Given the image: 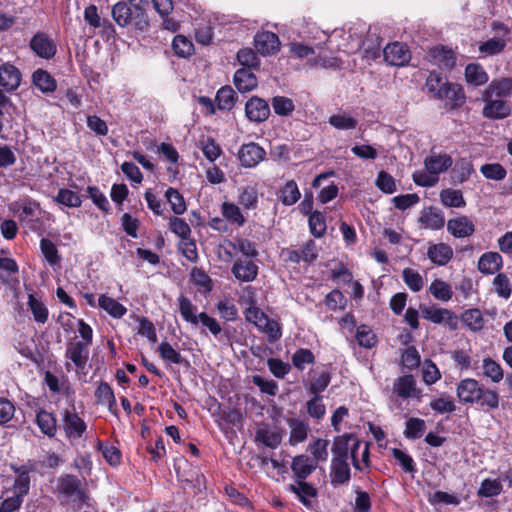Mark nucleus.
<instances>
[{
    "instance_id": "1",
    "label": "nucleus",
    "mask_w": 512,
    "mask_h": 512,
    "mask_svg": "<svg viewBox=\"0 0 512 512\" xmlns=\"http://www.w3.org/2000/svg\"><path fill=\"white\" fill-rule=\"evenodd\" d=\"M457 397L464 404L477 405L486 411L499 408L500 395L497 391L486 388L478 380L466 378L457 384Z\"/></svg>"
},
{
    "instance_id": "2",
    "label": "nucleus",
    "mask_w": 512,
    "mask_h": 512,
    "mask_svg": "<svg viewBox=\"0 0 512 512\" xmlns=\"http://www.w3.org/2000/svg\"><path fill=\"white\" fill-rule=\"evenodd\" d=\"M111 16L120 27L133 26L140 31H145L149 27L147 13L133 9L132 6L125 1H119L112 6Z\"/></svg>"
},
{
    "instance_id": "3",
    "label": "nucleus",
    "mask_w": 512,
    "mask_h": 512,
    "mask_svg": "<svg viewBox=\"0 0 512 512\" xmlns=\"http://www.w3.org/2000/svg\"><path fill=\"white\" fill-rule=\"evenodd\" d=\"M361 443L356 439L353 434H344L338 436L334 439V443L332 446V459H348V454L350 452L351 458L353 460V466L361 470L359 461L357 459V450L359 449Z\"/></svg>"
},
{
    "instance_id": "4",
    "label": "nucleus",
    "mask_w": 512,
    "mask_h": 512,
    "mask_svg": "<svg viewBox=\"0 0 512 512\" xmlns=\"http://www.w3.org/2000/svg\"><path fill=\"white\" fill-rule=\"evenodd\" d=\"M57 490L75 503H85L88 500L81 480L71 474H64L58 478Z\"/></svg>"
},
{
    "instance_id": "5",
    "label": "nucleus",
    "mask_w": 512,
    "mask_h": 512,
    "mask_svg": "<svg viewBox=\"0 0 512 512\" xmlns=\"http://www.w3.org/2000/svg\"><path fill=\"white\" fill-rule=\"evenodd\" d=\"M492 30L498 31L500 35L488 39L479 45L480 53L486 56H494L500 54L507 46V36L510 32L509 28L501 22H493Z\"/></svg>"
},
{
    "instance_id": "6",
    "label": "nucleus",
    "mask_w": 512,
    "mask_h": 512,
    "mask_svg": "<svg viewBox=\"0 0 512 512\" xmlns=\"http://www.w3.org/2000/svg\"><path fill=\"white\" fill-rule=\"evenodd\" d=\"M420 311L424 319L434 324H444L450 330L458 328V317L449 309L422 305Z\"/></svg>"
},
{
    "instance_id": "7",
    "label": "nucleus",
    "mask_w": 512,
    "mask_h": 512,
    "mask_svg": "<svg viewBox=\"0 0 512 512\" xmlns=\"http://www.w3.org/2000/svg\"><path fill=\"white\" fill-rule=\"evenodd\" d=\"M481 101L484 102L482 115L484 118L491 120L504 119L511 113V107L508 101L496 99L481 94Z\"/></svg>"
},
{
    "instance_id": "8",
    "label": "nucleus",
    "mask_w": 512,
    "mask_h": 512,
    "mask_svg": "<svg viewBox=\"0 0 512 512\" xmlns=\"http://www.w3.org/2000/svg\"><path fill=\"white\" fill-rule=\"evenodd\" d=\"M331 373L325 368H315L309 371L304 387L307 392L313 395H320L329 385Z\"/></svg>"
},
{
    "instance_id": "9",
    "label": "nucleus",
    "mask_w": 512,
    "mask_h": 512,
    "mask_svg": "<svg viewBox=\"0 0 512 512\" xmlns=\"http://www.w3.org/2000/svg\"><path fill=\"white\" fill-rule=\"evenodd\" d=\"M10 468L17 475L14 482L15 493L26 496L30 490V473L36 470V463L29 460L21 466L11 464Z\"/></svg>"
},
{
    "instance_id": "10",
    "label": "nucleus",
    "mask_w": 512,
    "mask_h": 512,
    "mask_svg": "<svg viewBox=\"0 0 512 512\" xmlns=\"http://www.w3.org/2000/svg\"><path fill=\"white\" fill-rule=\"evenodd\" d=\"M266 151L257 143L243 144L238 151V158L245 168H253L264 160Z\"/></svg>"
},
{
    "instance_id": "11",
    "label": "nucleus",
    "mask_w": 512,
    "mask_h": 512,
    "mask_svg": "<svg viewBox=\"0 0 512 512\" xmlns=\"http://www.w3.org/2000/svg\"><path fill=\"white\" fill-rule=\"evenodd\" d=\"M382 54L387 64L392 66H404L411 58L407 45L400 42L388 44Z\"/></svg>"
},
{
    "instance_id": "12",
    "label": "nucleus",
    "mask_w": 512,
    "mask_h": 512,
    "mask_svg": "<svg viewBox=\"0 0 512 512\" xmlns=\"http://www.w3.org/2000/svg\"><path fill=\"white\" fill-rule=\"evenodd\" d=\"M258 265L252 259L237 258L231 268V273L240 282H252L257 278Z\"/></svg>"
},
{
    "instance_id": "13",
    "label": "nucleus",
    "mask_w": 512,
    "mask_h": 512,
    "mask_svg": "<svg viewBox=\"0 0 512 512\" xmlns=\"http://www.w3.org/2000/svg\"><path fill=\"white\" fill-rule=\"evenodd\" d=\"M30 48L37 56L44 59L54 57L57 51L54 41L43 32H38L32 37L30 41Z\"/></svg>"
},
{
    "instance_id": "14",
    "label": "nucleus",
    "mask_w": 512,
    "mask_h": 512,
    "mask_svg": "<svg viewBox=\"0 0 512 512\" xmlns=\"http://www.w3.org/2000/svg\"><path fill=\"white\" fill-rule=\"evenodd\" d=\"M254 45L261 55L275 54L280 48L278 36L270 31L258 32L254 37Z\"/></svg>"
},
{
    "instance_id": "15",
    "label": "nucleus",
    "mask_w": 512,
    "mask_h": 512,
    "mask_svg": "<svg viewBox=\"0 0 512 512\" xmlns=\"http://www.w3.org/2000/svg\"><path fill=\"white\" fill-rule=\"evenodd\" d=\"M481 94L506 100V98L512 95V78L501 77L493 79L487 87L481 91Z\"/></svg>"
},
{
    "instance_id": "16",
    "label": "nucleus",
    "mask_w": 512,
    "mask_h": 512,
    "mask_svg": "<svg viewBox=\"0 0 512 512\" xmlns=\"http://www.w3.org/2000/svg\"><path fill=\"white\" fill-rule=\"evenodd\" d=\"M447 230L455 238H467L474 234L475 224L468 216L461 215L448 220Z\"/></svg>"
},
{
    "instance_id": "17",
    "label": "nucleus",
    "mask_w": 512,
    "mask_h": 512,
    "mask_svg": "<svg viewBox=\"0 0 512 512\" xmlns=\"http://www.w3.org/2000/svg\"><path fill=\"white\" fill-rule=\"evenodd\" d=\"M393 393L398 397L420 399L421 391L416 387V381L412 375H404L397 378L393 384Z\"/></svg>"
},
{
    "instance_id": "18",
    "label": "nucleus",
    "mask_w": 512,
    "mask_h": 512,
    "mask_svg": "<svg viewBox=\"0 0 512 512\" xmlns=\"http://www.w3.org/2000/svg\"><path fill=\"white\" fill-rule=\"evenodd\" d=\"M65 356L70 359L77 368L83 369L89 358V346L82 341H70L67 344Z\"/></svg>"
},
{
    "instance_id": "19",
    "label": "nucleus",
    "mask_w": 512,
    "mask_h": 512,
    "mask_svg": "<svg viewBox=\"0 0 512 512\" xmlns=\"http://www.w3.org/2000/svg\"><path fill=\"white\" fill-rule=\"evenodd\" d=\"M245 113L250 121L263 122L270 115L268 103L259 97H252L245 105Z\"/></svg>"
},
{
    "instance_id": "20",
    "label": "nucleus",
    "mask_w": 512,
    "mask_h": 512,
    "mask_svg": "<svg viewBox=\"0 0 512 512\" xmlns=\"http://www.w3.org/2000/svg\"><path fill=\"white\" fill-rule=\"evenodd\" d=\"M21 83L20 70L10 64L4 63L0 66V86L7 91L16 90Z\"/></svg>"
},
{
    "instance_id": "21",
    "label": "nucleus",
    "mask_w": 512,
    "mask_h": 512,
    "mask_svg": "<svg viewBox=\"0 0 512 512\" xmlns=\"http://www.w3.org/2000/svg\"><path fill=\"white\" fill-rule=\"evenodd\" d=\"M65 433L69 439H79L86 430V424L77 413L65 411L63 418Z\"/></svg>"
},
{
    "instance_id": "22",
    "label": "nucleus",
    "mask_w": 512,
    "mask_h": 512,
    "mask_svg": "<svg viewBox=\"0 0 512 512\" xmlns=\"http://www.w3.org/2000/svg\"><path fill=\"white\" fill-rule=\"evenodd\" d=\"M453 160L448 154H436L431 152L424 160L427 171L438 177L452 166Z\"/></svg>"
},
{
    "instance_id": "23",
    "label": "nucleus",
    "mask_w": 512,
    "mask_h": 512,
    "mask_svg": "<svg viewBox=\"0 0 512 512\" xmlns=\"http://www.w3.org/2000/svg\"><path fill=\"white\" fill-rule=\"evenodd\" d=\"M439 99L446 100L447 104L452 109H455L465 104L466 95L461 85L449 82L446 84V88L443 90L442 94H439Z\"/></svg>"
},
{
    "instance_id": "24",
    "label": "nucleus",
    "mask_w": 512,
    "mask_h": 512,
    "mask_svg": "<svg viewBox=\"0 0 512 512\" xmlns=\"http://www.w3.org/2000/svg\"><path fill=\"white\" fill-rule=\"evenodd\" d=\"M503 266V258L498 252H485L478 260V270L485 275L497 273Z\"/></svg>"
},
{
    "instance_id": "25",
    "label": "nucleus",
    "mask_w": 512,
    "mask_h": 512,
    "mask_svg": "<svg viewBox=\"0 0 512 512\" xmlns=\"http://www.w3.org/2000/svg\"><path fill=\"white\" fill-rule=\"evenodd\" d=\"M432 61L440 68L451 70L456 65V55L452 49L436 46L430 51Z\"/></svg>"
},
{
    "instance_id": "26",
    "label": "nucleus",
    "mask_w": 512,
    "mask_h": 512,
    "mask_svg": "<svg viewBox=\"0 0 512 512\" xmlns=\"http://www.w3.org/2000/svg\"><path fill=\"white\" fill-rule=\"evenodd\" d=\"M287 424L290 429L289 444L292 446L303 443L308 436L309 425L305 421L298 418L287 419Z\"/></svg>"
},
{
    "instance_id": "27",
    "label": "nucleus",
    "mask_w": 512,
    "mask_h": 512,
    "mask_svg": "<svg viewBox=\"0 0 512 512\" xmlns=\"http://www.w3.org/2000/svg\"><path fill=\"white\" fill-rule=\"evenodd\" d=\"M427 257L436 265H446L453 257V249L446 243L431 244L427 250Z\"/></svg>"
},
{
    "instance_id": "28",
    "label": "nucleus",
    "mask_w": 512,
    "mask_h": 512,
    "mask_svg": "<svg viewBox=\"0 0 512 512\" xmlns=\"http://www.w3.org/2000/svg\"><path fill=\"white\" fill-rule=\"evenodd\" d=\"M255 440L266 447L276 449L282 441V435L279 430L270 429L268 425H261L255 433Z\"/></svg>"
},
{
    "instance_id": "29",
    "label": "nucleus",
    "mask_w": 512,
    "mask_h": 512,
    "mask_svg": "<svg viewBox=\"0 0 512 512\" xmlns=\"http://www.w3.org/2000/svg\"><path fill=\"white\" fill-rule=\"evenodd\" d=\"M289 490L296 494L299 501L306 507L311 505V498L317 497V489L305 480H297L295 484L289 485Z\"/></svg>"
},
{
    "instance_id": "30",
    "label": "nucleus",
    "mask_w": 512,
    "mask_h": 512,
    "mask_svg": "<svg viewBox=\"0 0 512 512\" xmlns=\"http://www.w3.org/2000/svg\"><path fill=\"white\" fill-rule=\"evenodd\" d=\"M97 403L107 405L108 410L115 416H118V408L114 392L110 385L106 382H101L95 391Z\"/></svg>"
},
{
    "instance_id": "31",
    "label": "nucleus",
    "mask_w": 512,
    "mask_h": 512,
    "mask_svg": "<svg viewBox=\"0 0 512 512\" xmlns=\"http://www.w3.org/2000/svg\"><path fill=\"white\" fill-rule=\"evenodd\" d=\"M330 477L334 486L347 483L350 480V467L347 460L332 459Z\"/></svg>"
},
{
    "instance_id": "32",
    "label": "nucleus",
    "mask_w": 512,
    "mask_h": 512,
    "mask_svg": "<svg viewBox=\"0 0 512 512\" xmlns=\"http://www.w3.org/2000/svg\"><path fill=\"white\" fill-rule=\"evenodd\" d=\"M317 465L306 455L296 456L291 465V469L297 480H305L315 469Z\"/></svg>"
},
{
    "instance_id": "33",
    "label": "nucleus",
    "mask_w": 512,
    "mask_h": 512,
    "mask_svg": "<svg viewBox=\"0 0 512 512\" xmlns=\"http://www.w3.org/2000/svg\"><path fill=\"white\" fill-rule=\"evenodd\" d=\"M234 84L240 92H249L257 87V78L250 69L241 68L234 74Z\"/></svg>"
},
{
    "instance_id": "34",
    "label": "nucleus",
    "mask_w": 512,
    "mask_h": 512,
    "mask_svg": "<svg viewBox=\"0 0 512 512\" xmlns=\"http://www.w3.org/2000/svg\"><path fill=\"white\" fill-rule=\"evenodd\" d=\"M460 320L472 332H479L484 328L485 319L482 312L478 308H471L465 310Z\"/></svg>"
},
{
    "instance_id": "35",
    "label": "nucleus",
    "mask_w": 512,
    "mask_h": 512,
    "mask_svg": "<svg viewBox=\"0 0 512 512\" xmlns=\"http://www.w3.org/2000/svg\"><path fill=\"white\" fill-rule=\"evenodd\" d=\"M465 79L469 84L481 86L489 81V76L479 63H470L465 68Z\"/></svg>"
},
{
    "instance_id": "36",
    "label": "nucleus",
    "mask_w": 512,
    "mask_h": 512,
    "mask_svg": "<svg viewBox=\"0 0 512 512\" xmlns=\"http://www.w3.org/2000/svg\"><path fill=\"white\" fill-rule=\"evenodd\" d=\"M419 221L425 226V228L432 230H439L445 225V218L442 211L432 207L423 211Z\"/></svg>"
},
{
    "instance_id": "37",
    "label": "nucleus",
    "mask_w": 512,
    "mask_h": 512,
    "mask_svg": "<svg viewBox=\"0 0 512 512\" xmlns=\"http://www.w3.org/2000/svg\"><path fill=\"white\" fill-rule=\"evenodd\" d=\"M362 48L367 59L375 60L380 57L381 39L376 32L369 29L366 39L362 43Z\"/></svg>"
},
{
    "instance_id": "38",
    "label": "nucleus",
    "mask_w": 512,
    "mask_h": 512,
    "mask_svg": "<svg viewBox=\"0 0 512 512\" xmlns=\"http://www.w3.org/2000/svg\"><path fill=\"white\" fill-rule=\"evenodd\" d=\"M440 201L445 207L449 208H463L466 206V201L460 190L451 188L443 189L440 192Z\"/></svg>"
},
{
    "instance_id": "39",
    "label": "nucleus",
    "mask_w": 512,
    "mask_h": 512,
    "mask_svg": "<svg viewBox=\"0 0 512 512\" xmlns=\"http://www.w3.org/2000/svg\"><path fill=\"white\" fill-rule=\"evenodd\" d=\"M215 100L218 109L230 111L235 105L237 95L230 86H223L217 91Z\"/></svg>"
},
{
    "instance_id": "40",
    "label": "nucleus",
    "mask_w": 512,
    "mask_h": 512,
    "mask_svg": "<svg viewBox=\"0 0 512 512\" xmlns=\"http://www.w3.org/2000/svg\"><path fill=\"white\" fill-rule=\"evenodd\" d=\"M36 422L42 433L49 437H53L57 431L55 416L45 410L37 413Z\"/></svg>"
},
{
    "instance_id": "41",
    "label": "nucleus",
    "mask_w": 512,
    "mask_h": 512,
    "mask_svg": "<svg viewBox=\"0 0 512 512\" xmlns=\"http://www.w3.org/2000/svg\"><path fill=\"white\" fill-rule=\"evenodd\" d=\"M178 303L182 318L190 324L197 326L199 324V314H196L197 307L193 305L190 299L183 295L178 298Z\"/></svg>"
},
{
    "instance_id": "42",
    "label": "nucleus",
    "mask_w": 512,
    "mask_h": 512,
    "mask_svg": "<svg viewBox=\"0 0 512 512\" xmlns=\"http://www.w3.org/2000/svg\"><path fill=\"white\" fill-rule=\"evenodd\" d=\"M33 84L44 93L55 91L56 82L45 70L38 69L32 75Z\"/></svg>"
},
{
    "instance_id": "43",
    "label": "nucleus",
    "mask_w": 512,
    "mask_h": 512,
    "mask_svg": "<svg viewBox=\"0 0 512 512\" xmlns=\"http://www.w3.org/2000/svg\"><path fill=\"white\" fill-rule=\"evenodd\" d=\"M329 440L318 438L314 440L312 443L308 446V451L313 456V462L316 463V465L319 462H326L328 459V446H329Z\"/></svg>"
},
{
    "instance_id": "44",
    "label": "nucleus",
    "mask_w": 512,
    "mask_h": 512,
    "mask_svg": "<svg viewBox=\"0 0 512 512\" xmlns=\"http://www.w3.org/2000/svg\"><path fill=\"white\" fill-rule=\"evenodd\" d=\"M98 301L99 306L114 318H121L127 312L126 307L117 300L106 295H101Z\"/></svg>"
},
{
    "instance_id": "45",
    "label": "nucleus",
    "mask_w": 512,
    "mask_h": 512,
    "mask_svg": "<svg viewBox=\"0 0 512 512\" xmlns=\"http://www.w3.org/2000/svg\"><path fill=\"white\" fill-rule=\"evenodd\" d=\"M429 292L437 300L447 302L452 299L453 291L450 284L441 279H435L429 286Z\"/></svg>"
},
{
    "instance_id": "46",
    "label": "nucleus",
    "mask_w": 512,
    "mask_h": 512,
    "mask_svg": "<svg viewBox=\"0 0 512 512\" xmlns=\"http://www.w3.org/2000/svg\"><path fill=\"white\" fill-rule=\"evenodd\" d=\"M503 491V485L500 479L486 478L481 482L478 489V496L484 498H491L501 494Z\"/></svg>"
},
{
    "instance_id": "47",
    "label": "nucleus",
    "mask_w": 512,
    "mask_h": 512,
    "mask_svg": "<svg viewBox=\"0 0 512 512\" xmlns=\"http://www.w3.org/2000/svg\"><path fill=\"white\" fill-rule=\"evenodd\" d=\"M482 369L483 375L494 383H499L503 379L504 373L502 367L490 357L483 359Z\"/></svg>"
},
{
    "instance_id": "48",
    "label": "nucleus",
    "mask_w": 512,
    "mask_h": 512,
    "mask_svg": "<svg viewBox=\"0 0 512 512\" xmlns=\"http://www.w3.org/2000/svg\"><path fill=\"white\" fill-rule=\"evenodd\" d=\"M223 217L232 224L243 226L245 217L243 216L240 208L234 203L224 202L221 206Z\"/></svg>"
},
{
    "instance_id": "49",
    "label": "nucleus",
    "mask_w": 512,
    "mask_h": 512,
    "mask_svg": "<svg viewBox=\"0 0 512 512\" xmlns=\"http://www.w3.org/2000/svg\"><path fill=\"white\" fill-rule=\"evenodd\" d=\"M39 209V204L33 200L25 199L11 204L10 210L13 212H21L20 218H32L35 216L36 211Z\"/></svg>"
},
{
    "instance_id": "50",
    "label": "nucleus",
    "mask_w": 512,
    "mask_h": 512,
    "mask_svg": "<svg viewBox=\"0 0 512 512\" xmlns=\"http://www.w3.org/2000/svg\"><path fill=\"white\" fill-rule=\"evenodd\" d=\"M426 430V423L423 419L412 417L406 422L404 436L407 439H419Z\"/></svg>"
},
{
    "instance_id": "51",
    "label": "nucleus",
    "mask_w": 512,
    "mask_h": 512,
    "mask_svg": "<svg viewBox=\"0 0 512 512\" xmlns=\"http://www.w3.org/2000/svg\"><path fill=\"white\" fill-rule=\"evenodd\" d=\"M165 197L170 204L172 211L177 214H183L187 207L183 196L175 188H168L165 192Z\"/></svg>"
},
{
    "instance_id": "52",
    "label": "nucleus",
    "mask_w": 512,
    "mask_h": 512,
    "mask_svg": "<svg viewBox=\"0 0 512 512\" xmlns=\"http://www.w3.org/2000/svg\"><path fill=\"white\" fill-rule=\"evenodd\" d=\"M300 198V191L295 181H288L280 191V200L284 205L295 204Z\"/></svg>"
},
{
    "instance_id": "53",
    "label": "nucleus",
    "mask_w": 512,
    "mask_h": 512,
    "mask_svg": "<svg viewBox=\"0 0 512 512\" xmlns=\"http://www.w3.org/2000/svg\"><path fill=\"white\" fill-rule=\"evenodd\" d=\"M329 124L338 130H351L355 129L358 121L357 119L347 115L346 113H339L329 117Z\"/></svg>"
},
{
    "instance_id": "54",
    "label": "nucleus",
    "mask_w": 512,
    "mask_h": 512,
    "mask_svg": "<svg viewBox=\"0 0 512 512\" xmlns=\"http://www.w3.org/2000/svg\"><path fill=\"white\" fill-rule=\"evenodd\" d=\"M272 108L277 115L289 116L295 109L292 99L285 96H275L271 102Z\"/></svg>"
},
{
    "instance_id": "55",
    "label": "nucleus",
    "mask_w": 512,
    "mask_h": 512,
    "mask_svg": "<svg viewBox=\"0 0 512 512\" xmlns=\"http://www.w3.org/2000/svg\"><path fill=\"white\" fill-rule=\"evenodd\" d=\"M314 362V354L306 348H300L292 355V364L299 371H303L306 365L313 364Z\"/></svg>"
},
{
    "instance_id": "56",
    "label": "nucleus",
    "mask_w": 512,
    "mask_h": 512,
    "mask_svg": "<svg viewBox=\"0 0 512 512\" xmlns=\"http://www.w3.org/2000/svg\"><path fill=\"white\" fill-rule=\"evenodd\" d=\"M28 306L33 314L34 320L38 323H45L48 319L47 307L34 297L33 294H29Z\"/></svg>"
},
{
    "instance_id": "57",
    "label": "nucleus",
    "mask_w": 512,
    "mask_h": 512,
    "mask_svg": "<svg viewBox=\"0 0 512 512\" xmlns=\"http://www.w3.org/2000/svg\"><path fill=\"white\" fill-rule=\"evenodd\" d=\"M55 201L67 207H80L82 200L80 196L69 189H60L55 197Z\"/></svg>"
},
{
    "instance_id": "58",
    "label": "nucleus",
    "mask_w": 512,
    "mask_h": 512,
    "mask_svg": "<svg viewBox=\"0 0 512 512\" xmlns=\"http://www.w3.org/2000/svg\"><path fill=\"white\" fill-rule=\"evenodd\" d=\"M158 351L160 354V357L165 361L173 364H182L185 361V359L181 356V354L176 351L170 343L164 341L162 342L159 347Z\"/></svg>"
},
{
    "instance_id": "59",
    "label": "nucleus",
    "mask_w": 512,
    "mask_h": 512,
    "mask_svg": "<svg viewBox=\"0 0 512 512\" xmlns=\"http://www.w3.org/2000/svg\"><path fill=\"white\" fill-rule=\"evenodd\" d=\"M403 280L405 284L411 289L413 292L420 291L424 286L423 277L419 272L412 268H405L402 272Z\"/></svg>"
},
{
    "instance_id": "60",
    "label": "nucleus",
    "mask_w": 512,
    "mask_h": 512,
    "mask_svg": "<svg viewBox=\"0 0 512 512\" xmlns=\"http://www.w3.org/2000/svg\"><path fill=\"white\" fill-rule=\"evenodd\" d=\"M40 249L46 261L51 266H55L60 263V256L58 254V250L52 241L46 238L41 239Z\"/></svg>"
},
{
    "instance_id": "61",
    "label": "nucleus",
    "mask_w": 512,
    "mask_h": 512,
    "mask_svg": "<svg viewBox=\"0 0 512 512\" xmlns=\"http://www.w3.org/2000/svg\"><path fill=\"white\" fill-rule=\"evenodd\" d=\"M448 83L440 74L431 72L427 77L426 87L430 93H433L435 98L439 99V94H442Z\"/></svg>"
},
{
    "instance_id": "62",
    "label": "nucleus",
    "mask_w": 512,
    "mask_h": 512,
    "mask_svg": "<svg viewBox=\"0 0 512 512\" xmlns=\"http://www.w3.org/2000/svg\"><path fill=\"white\" fill-rule=\"evenodd\" d=\"M309 228L315 237L319 238L323 236L326 231V220L324 214L319 211H314L309 217Z\"/></svg>"
},
{
    "instance_id": "63",
    "label": "nucleus",
    "mask_w": 512,
    "mask_h": 512,
    "mask_svg": "<svg viewBox=\"0 0 512 512\" xmlns=\"http://www.w3.org/2000/svg\"><path fill=\"white\" fill-rule=\"evenodd\" d=\"M174 52L180 57L190 56L194 50L192 42L183 35H176L172 42Z\"/></svg>"
},
{
    "instance_id": "64",
    "label": "nucleus",
    "mask_w": 512,
    "mask_h": 512,
    "mask_svg": "<svg viewBox=\"0 0 512 512\" xmlns=\"http://www.w3.org/2000/svg\"><path fill=\"white\" fill-rule=\"evenodd\" d=\"M493 286L496 291V293L504 298L508 299L511 296L512 293V287L511 282L506 274L499 273L493 281Z\"/></svg>"
}]
</instances>
